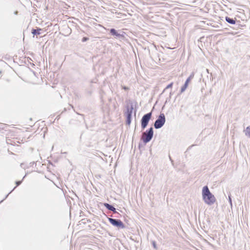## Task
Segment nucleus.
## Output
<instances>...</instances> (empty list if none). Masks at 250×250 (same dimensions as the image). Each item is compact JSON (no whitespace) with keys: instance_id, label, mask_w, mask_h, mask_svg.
I'll list each match as a JSON object with an SVG mask.
<instances>
[{"instance_id":"7ed1b4c3","label":"nucleus","mask_w":250,"mask_h":250,"mask_svg":"<svg viewBox=\"0 0 250 250\" xmlns=\"http://www.w3.org/2000/svg\"><path fill=\"white\" fill-rule=\"evenodd\" d=\"M165 122V115L164 113H161L154 123V127L155 129H159L164 125Z\"/></svg>"},{"instance_id":"dca6fc26","label":"nucleus","mask_w":250,"mask_h":250,"mask_svg":"<svg viewBox=\"0 0 250 250\" xmlns=\"http://www.w3.org/2000/svg\"><path fill=\"white\" fill-rule=\"evenodd\" d=\"M229 203L230 204V205L231 206V207H232V200H231V195H229Z\"/></svg>"},{"instance_id":"f257e3e1","label":"nucleus","mask_w":250,"mask_h":250,"mask_svg":"<svg viewBox=\"0 0 250 250\" xmlns=\"http://www.w3.org/2000/svg\"><path fill=\"white\" fill-rule=\"evenodd\" d=\"M202 198L204 202L208 205L213 204L216 201L214 195L211 193L207 186H204L202 191Z\"/></svg>"},{"instance_id":"6e6552de","label":"nucleus","mask_w":250,"mask_h":250,"mask_svg":"<svg viewBox=\"0 0 250 250\" xmlns=\"http://www.w3.org/2000/svg\"><path fill=\"white\" fill-rule=\"evenodd\" d=\"M133 110V105L132 104H131L130 106L128 105L126 106V110L125 112V115H132V111Z\"/></svg>"},{"instance_id":"6ab92c4d","label":"nucleus","mask_w":250,"mask_h":250,"mask_svg":"<svg viewBox=\"0 0 250 250\" xmlns=\"http://www.w3.org/2000/svg\"><path fill=\"white\" fill-rule=\"evenodd\" d=\"M142 144L141 143H139V149H140L141 147H142Z\"/></svg>"},{"instance_id":"a211bd4d","label":"nucleus","mask_w":250,"mask_h":250,"mask_svg":"<svg viewBox=\"0 0 250 250\" xmlns=\"http://www.w3.org/2000/svg\"><path fill=\"white\" fill-rule=\"evenodd\" d=\"M88 38H87V37H83V39H82V42H86L87 41V40H88Z\"/></svg>"},{"instance_id":"1a4fd4ad","label":"nucleus","mask_w":250,"mask_h":250,"mask_svg":"<svg viewBox=\"0 0 250 250\" xmlns=\"http://www.w3.org/2000/svg\"><path fill=\"white\" fill-rule=\"evenodd\" d=\"M104 206L110 211H112L113 213H117L116 208L113 207V205H110L107 203H104Z\"/></svg>"},{"instance_id":"ddd939ff","label":"nucleus","mask_w":250,"mask_h":250,"mask_svg":"<svg viewBox=\"0 0 250 250\" xmlns=\"http://www.w3.org/2000/svg\"><path fill=\"white\" fill-rule=\"evenodd\" d=\"M244 132L246 136L250 138V125L247 126L246 128L244 130Z\"/></svg>"},{"instance_id":"412c9836","label":"nucleus","mask_w":250,"mask_h":250,"mask_svg":"<svg viewBox=\"0 0 250 250\" xmlns=\"http://www.w3.org/2000/svg\"><path fill=\"white\" fill-rule=\"evenodd\" d=\"M18 13V11H16L14 12V14L15 15H17Z\"/></svg>"},{"instance_id":"20e7f679","label":"nucleus","mask_w":250,"mask_h":250,"mask_svg":"<svg viewBox=\"0 0 250 250\" xmlns=\"http://www.w3.org/2000/svg\"><path fill=\"white\" fill-rule=\"evenodd\" d=\"M152 117V112H150L145 114L142 118L141 120V127L142 129L146 128L148 124L149 121Z\"/></svg>"},{"instance_id":"4468645a","label":"nucleus","mask_w":250,"mask_h":250,"mask_svg":"<svg viewBox=\"0 0 250 250\" xmlns=\"http://www.w3.org/2000/svg\"><path fill=\"white\" fill-rule=\"evenodd\" d=\"M126 117V124L130 125L131 122L132 115H125Z\"/></svg>"},{"instance_id":"aec40b11","label":"nucleus","mask_w":250,"mask_h":250,"mask_svg":"<svg viewBox=\"0 0 250 250\" xmlns=\"http://www.w3.org/2000/svg\"><path fill=\"white\" fill-rule=\"evenodd\" d=\"M123 88L125 89V90H127L128 89V88L127 87H126V86H124L123 87Z\"/></svg>"},{"instance_id":"0eeeda50","label":"nucleus","mask_w":250,"mask_h":250,"mask_svg":"<svg viewBox=\"0 0 250 250\" xmlns=\"http://www.w3.org/2000/svg\"><path fill=\"white\" fill-rule=\"evenodd\" d=\"M194 74L193 72H192L190 76L188 78V79L186 80L184 84L182 86L181 89V92L182 93L184 92L187 88L188 86V83L189 82L191 81V79H192L194 77Z\"/></svg>"},{"instance_id":"f8f14e48","label":"nucleus","mask_w":250,"mask_h":250,"mask_svg":"<svg viewBox=\"0 0 250 250\" xmlns=\"http://www.w3.org/2000/svg\"><path fill=\"white\" fill-rule=\"evenodd\" d=\"M22 183V181H17L15 182L16 184V186L13 188V189L12 190H11L6 196L0 202V204L5 199H6L8 196V195L11 193L12 191L15 189L17 187V186H19V185H20Z\"/></svg>"},{"instance_id":"9b49d317","label":"nucleus","mask_w":250,"mask_h":250,"mask_svg":"<svg viewBox=\"0 0 250 250\" xmlns=\"http://www.w3.org/2000/svg\"><path fill=\"white\" fill-rule=\"evenodd\" d=\"M225 20L228 23H229L230 24H234L236 22L235 19H233L230 18L229 17H226Z\"/></svg>"},{"instance_id":"39448f33","label":"nucleus","mask_w":250,"mask_h":250,"mask_svg":"<svg viewBox=\"0 0 250 250\" xmlns=\"http://www.w3.org/2000/svg\"><path fill=\"white\" fill-rule=\"evenodd\" d=\"M108 220L112 226L119 229H125V225L120 219L108 217Z\"/></svg>"},{"instance_id":"f3484780","label":"nucleus","mask_w":250,"mask_h":250,"mask_svg":"<svg viewBox=\"0 0 250 250\" xmlns=\"http://www.w3.org/2000/svg\"><path fill=\"white\" fill-rule=\"evenodd\" d=\"M152 244L153 247V248L155 249H157V246H156V243L155 241H152Z\"/></svg>"},{"instance_id":"423d86ee","label":"nucleus","mask_w":250,"mask_h":250,"mask_svg":"<svg viewBox=\"0 0 250 250\" xmlns=\"http://www.w3.org/2000/svg\"><path fill=\"white\" fill-rule=\"evenodd\" d=\"M109 32L111 35L113 36H114L116 39L123 40L125 38V36L124 34V32H123L122 34L119 33L118 31L114 28L110 29Z\"/></svg>"},{"instance_id":"5701e85b","label":"nucleus","mask_w":250,"mask_h":250,"mask_svg":"<svg viewBox=\"0 0 250 250\" xmlns=\"http://www.w3.org/2000/svg\"><path fill=\"white\" fill-rule=\"evenodd\" d=\"M70 105L71 106L72 108H73V105H72L71 104H70Z\"/></svg>"},{"instance_id":"2eb2a0df","label":"nucleus","mask_w":250,"mask_h":250,"mask_svg":"<svg viewBox=\"0 0 250 250\" xmlns=\"http://www.w3.org/2000/svg\"><path fill=\"white\" fill-rule=\"evenodd\" d=\"M173 83H170L169 84H168L166 87L164 89L163 91V93H164L167 89H168V88H171L172 87V85H173Z\"/></svg>"},{"instance_id":"f03ea898","label":"nucleus","mask_w":250,"mask_h":250,"mask_svg":"<svg viewBox=\"0 0 250 250\" xmlns=\"http://www.w3.org/2000/svg\"><path fill=\"white\" fill-rule=\"evenodd\" d=\"M153 133L154 131L152 127H150L143 133L141 140L144 143V145L151 140L153 136Z\"/></svg>"},{"instance_id":"9d476101","label":"nucleus","mask_w":250,"mask_h":250,"mask_svg":"<svg viewBox=\"0 0 250 250\" xmlns=\"http://www.w3.org/2000/svg\"><path fill=\"white\" fill-rule=\"evenodd\" d=\"M42 30L41 28L37 27L36 29L33 28L31 31V33L34 35H39L41 34L40 31Z\"/></svg>"},{"instance_id":"4be33fe9","label":"nucleus","mask_w":250,"mask_h":250,"mask_svg":"<svg viewBox=\"0 0 250 250\" xmlns=\"http://www.w3.org/2000/svg\"><path fill=\"white\" fill-rule=\"evenodd\" d=\"M23 165V164H22V163H21V167H22V165Z\"/></svg>"}]
</instances>
